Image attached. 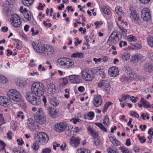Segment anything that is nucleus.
<instances>
[{
    "mask_svg": "<svg viewBox=\"0 0 153 153\" xmlns=\"http://www.w3.org/2000/svg\"><path fill=\"white\" fill-rule=\"evenodd\" d=\"M36 120V122L40 124H44L46 122V117L44 113L42 112L40 114H37L35 116Z\"/></svg>",
    "mask_w": 153,
    "mask_h": 153,
    "instance_id": "1a4fd4ad",
    "label": "nucleus"
},
{
    "mask_svg": "<svg viewBox=\"0 0 153 153\" xmlns=\"http://www.w3.org/2000/svg\"><path fill=\"white\" fill-rule=\"evenodd\" d=\"M103 123L105 126H108V124L109 123V120L108 117L105 115L104 117Z\"/></svg>",
    "mask_w": 153,
    "mask_h": 153,
    "instance_id": "4c0bfd02",
    "label": "nucleus"
},
{
    "mask_svg": "<svg viewBox=\"0 0 153 153\" xmlns=\"http://www.w3.org/2000/svg\"><path fill=\"white\" fill-rule=\"evenodd\" d=\"M120 29L121 30V32L123 36L124 37H126L127 36V30L126 29H125L124 27H119Z\"/></svg>",
    "mask_w": 153,
    "mask_h": 153,
    "instance_id": "79ce46f5",
    "label": "nucleus"
},
{
    "mask_svg": "<svg viewBox=\"0 0 153 153\" xmlns=\"http://www.w3.org/2000/svg\"><path fill=\"white\" fill-rule=\"evenodd\" d=\"M50 103L51 105L54 106L56 107L59 105V102L56 97H52L50 99Z\"/></svg>",
    "mask_w": 153,
    "mask_h": 153,
    "instance_id": "b1692460",
    "label": "nucleus"
},
{
    "mask_svg": "<svg viewBox=\"0 0 153 153\" xmlns=\"http://www.w3.org/2000/svg\"><path fill=\"white\" fill-rule=\"evenodd\" d=\"M119 149L123 153H132L128 149L125 148L123 146H121L119 148Z\"/></svg>",
    "mask_w": 153,
    "mask_h": 153,
    "instance_id": "c03bdc74",
    "label": "nucleus"
},
{
    "mask_svg": "<svg viewBox=\"0 0 153 153\" xmlns=\"http://www.w3.org/2000/svg\"><path fill=\"white\" fill-rule=\"evenodd\" d=\"M43 22L44 25L45 27H50L51 26V23H48L45 21H43Z\"/></svg>",
    "mask_w": 153,
    "mask_h": 153,
    "instance_id": "e2e57ef3",
    "label": "nucleus"
},
{
    "mask_svg": "<svg viewBox=\"0 0 153 153\" xmlns=\"http://www.w3.org/2000/svg\"><path fill=\"white\" fill-rule=\"evenodd\" d=\"M130 17L134 23L137 24H139L138 21L139 20V16L136 13L135 10H133L131 11Z\"/></svg>",
    "mask_w": 153,
    "mask_h": 153,
    "instance_id": "2eb2a0df",
    "label": "nucleus"
},
{
    "mask_svg": "<svg viewBox=\"0 0 153 153\" xmlns=\"http://www.w3.org/2000/svg\"><path fill=\"white\" fill-rule=\"evenodd\" d=\"M17 141L18 142V144L20 146H21L24 143V141L22 139H17Z\"/></svg>",
    "mask_w": 153,
    "mask_h": 153,
    "instance_id": "774afa93",
    "label": "nucleus"
},
{
    "mask_svg": "<svg viewBox=\"0 0 153 153\" xmlns=\"http://www.w3.org/2000/svg\"><path fill=\"white\" fill-rule=\"evenodd\" d=\"M31 92H28L26 95L27 100L30 103L34 105L41 104V99L36 96L40 97L44 93L45 88L41 83L34 82L31 87Z\"/></svg>",
    "mask_w": 153,
    "mask_h": 153,
    "instance_id": "f257e3e1",
    "label": "nucleus"
},
{
    "mask_svg": "<svg viewBox=\"0 0 153 153\" xmlns=\"http://www.w3.org/2000/svg\"><path fill=\"white\" fill-rule=\"evenodd\" d=\"M140 58V56L137 54L134 55L131 58V61L133 63L136 62L139 60Z\"/></svg>",
    "mask_w": 153,
    "mask_h": 153,
    "instance_id": "2f4dec72",
    "label": "nucleus"
},
{
    "mask_svg": "<svg viewBox=\"0 0 153 153\" xmlns=\"http://www.w3.org/2000/svg\"><path fill=\"white\" fill-rule=\"evenodd\" d=\"M103 11L104 13L107 15H109L111 13V11L109 9L106 7H103Z\"/></svg>",
    "mask_w": 153,
    "mask_h": 153,
    "instance_id": "de8ad7c7",
    "label": "nucleus"
},
{
    "mask_svg": "<svg viewBox=\"0 0 153 153\" xmlns=\"http://www.w3.org/2000/svg\"><path fill=\"white\" fill-rule=\"evenodd\" d=\"M46 86L47 88L48 92L49 94L52 95L56 91L55 86L54 85L53 83L47 84Z\"/></svg>",
    "mask_w": 153,
    "mask_h": 153,
    "instance_id": "6ab92c4d",
    "label": "nucleus"
},
{
    "mask_svg": "<svg viewBox=\"0 0 153 153\" xmlns=\"http://www.w3.org/2000/svg\"><path fill=\"white\" fill-rule=\"evenodd\" d=\"M91 72L96 75L101 74L102 73V71H100V69L99 67L94 68L91 71Z\"/></svg>",
    "mask_w": 153,
    "mask_h": 153,
    "instance_id": "c85d7f7f",
    "label": "nucleus"
},
{
    "mask_svg": "<svg viewBox=\"0 0 153 153\" xmlns=\"http://www.w3.org/2000/svg\"><path fill=\"white\" fill-rule=\"evenodd\" d=\"M94 144L95 145L98 146H99L101 143V141L98 138L95 139L93 140Z\"/></svg>",
    "mask_w": 153,
    "mask_h": 153,
    "instance_id": "603ef678",
    "label": "nucleus"
},
{
    "mask_svg": "<svg viewBox=\"0 0 153 153\" xmlns=\"http://www.w3.org/2000/svg\"><path fill=\"white\" fill-rule=\"evenodd\" d=\"M54 53V50L53 48L50 46L46 45L45 46L44 52L43 53L45 56H49Z\"/></svg>",
    "mask_w": 153,
    "mask_h": 153,
    "instance_id": "a211bd4d",
    "label": "nucleus"
},
{
    "mask_svg": "<svg viewBox=\"0 0 153 153\" xmlns=\"http://www.w3.org/2000/svg\"><path fill=\"white\" fill-rule=\"evenodd\" d=\"M80 140L78 137L75 138L74 137H72L71 139L70 142L71 145L74 146L75 147H76L79 144Z\"/></svg>",
    "mask_w": 153,
    "mask_h": 153,
    "instance_id": "412c9836",
    "label": "nucleus"
},
{
    "mask_svg": "<svg viewBox=\"0 0 153 153\" xmlns=\"http://www.w3.org/2000/svg\"><path fill=\"white\" fill-rule=\"evenodd\" d=\"M83 53H81L76 52L72 54L71 57H74V58L78 57L80 59L82 58L83 57Z\"/></svg>",
    "mask_w": 153,
    "mask_h": 153,
    "instance_id": "473e14b6",
    "label": "nucleus"
},
{
    "mask_svg": "<svg viewBox=\"0 0 153 153\" xmlns=\"http://www.w3.org/2000/svg\"><path fill=\"white\" fill-rule=\"evenodd\" d=\"M115 11L117 14L118 15H121L123 14L121 9L119 6H117L115 8Z\"/></svg>",
    "mask_w": 153,
    "mask_h": 153,
    "instance_id": "a19ab883",
    "label": "nucleus"
},
{
    "mask_svg": "<svg viewBox=\"0 0 153 153\" xmlns=\"http://www.w3.org/2000/svg\"><path fill=\"white\" fill-rule=\"evenodd\" d=\"M74 66L73 61L69 58V60H67L65 67L68 68H70L73 67Z\"/></svg>",
    "mask_w": 153,
    "mask_h": 153,
    "instance_id": "cd10ccee",
    "label": "nucleus"
},
{
    "mask_svg": "<svg viewBox=\"0 0 153 153\" xmlns=\"http://www.w3.org/2000/svg\"><path fill=\"white\" fill-rule=\"evenodd\" d=\"M7 95L13 101L16 102L21 101L23 100L22 98V95L20 93L15 89H12L8 92Z\"/></svg>",
    "mask_w": 153,
    "mask_h": 153,
    "instance_id": "f03ea898",
    "label": "nucleus"
},
{
    "mask_svg": "<svg viewBox=\"0 0 153 153\" xmlns=\"http://www.w3.org/2000/svg\"><path fill=\"white\" fill-rule=\"evenodd\" d=\"M130 56V54L128 53H125L119 55V57L120 59L123 61H125L128 59Z\"/></svg>",
    "mask_w": 153,
    "mask_h": 153,
    "instance_id": "4be33fe9",
    "label": "nucleus"
},
{
    "mask_svg": "<svg viewBox=\"0 0 153 153\" xmlns=\"http://www.w3.org/2000/svg\"><path fill=\"white\" fill-rule=\"evenodd\" d=\"M25 18H26L27 21H29L31 19V15L30 12L28 13L27 12V14L24 15Z\"/></svg>",
    "mask_w": 153,
    "mask_h": 153,
    "instance_id": "3c124183",
    "label": "nucleus"
},
{
    "mask_svg": "<svg viewBox=\"0 0 153 153\" xmlns=\"http://www.w3.org/2000/svg\"><path fill=\"white\" fill-rule=\"evenodd\" d=\"M87 130L89 132V134L94 139H95L98 137V133L95 132L94 130L90 126H89L88 127Z\"/></svg>",
    "mask_w": 153,
    "mask_h": 153,
    "instance_id": "5701e85b",
    "label": "nucleus"
},
{
    "mask_svg": "<svg viewBox=\"0 0 153 153\" xmlns=\"http://www.w3.org/2000/svg\"><path fill=\"white\" fill-rule=\"evenodd\" d=\"M144 68L146 72L149 73L153 71V66L150 64H146Z\"/></svg>",
    "mask_w": 153,
    "mask_h": 153,
    "instance_id": "393cba45",
    "label": "nucleus"
},
{
    "mask_svg": "<svg viewBox=\"0 0 153 153\" xmlns=\"http://www.w3.org/2000/svg\"><path fill=\"white\" fill-rule=\"evenodd\" d=\"M51 151V149L49 148H46L42 150L43 153H50Z\"/></svg>",
    "mask_w": 153,
    "mask_h": 153,
    "instance_id": "052dcab7",
    "label": "nucleus"
},
{
    "mask_svg": "<svg viewBox=\"0 0 153 153\" xmlns=\"http://www.w3.org/2000/svg\"><path fill=\"white\" fill-rule=\"evenodd\" d=\"M12 134V132L10 131H9L7 134V137L10 140L12 139V138L11 136Z\"/></svg>",
    "mask_w": 153,
    "mask_h": 153,
    "instance_id": "680f3d73",
    "label": "nucleus"
},
{
    "mask_svg": "<svg viewBox=\"0 0 153 153\" xmlns=\"http://www.w3.org/2000/svg\"><path fill=\"white\" fill-rule=\"evenodd\" d=\"M127 39L129 42H135L137 40V39L133 36L130 35Z\"/></svg>",
    "mask_w": 153,
    "mask_h": 153,
    "instance_id": "09e8293b",
    "label": "nucleus"
},
{
    "mask_svg": "<svg viewBox=\"0 0 153 153\" xmlns=\"http://www.w3.org/2000/svg\"><path fill=\"white\" fill-rule=\"evenodd\" d=\"M14 153H23L24 150L19 148H15L13 149Z\"/></svg>",
    "mask_w": 153,
    "mask_h": 153,
    "instance_id": "49530a36",
    "label": "nucleus"
},
{
    "mask_svg": "<svg viewBox=\"0 0 153 153\" xmlns=\"http://www.w3.org/2000/svg\"><path fill=\"white\" fill-rule=\"evenodd\" d=\"M11 20L13 21H17L18 20H21V18L20 16L17 14H14L11 16Z\"/></svg>",
    "mask_w": 153,
    "mask_h": 153,
    "instance_id": "c9c22d12",
    "label": "nucleus"
},
{
    "mask_svg": "<svg viewBox=\"0 0 153 153\" xmlns=\"http://www.w3.org/2000/svg\"><path fill=\"white\" fill-rule=\"evenodd\" d=\"M130 97V95L128 94L126 95H123L122 96V97L120 98L119 100L120 102H122L123 100L125 101L127 98Z\"/></svg>",
    "mask_w": 153,
    "mask_h": 153,
    "instance_id": "a18cd8bd",
    "label": "nucleus"
},
{
    "mask_svg": "<svg viewBox=\"0 0 153 153\" xmlns=\"http://www.w3.org/2000/svg\"><path fill=\"white\" fill-rule=\"evenodd\" d=\"M35 137L36 142H39L42 144H45L47 143L49 139L48 135L44 132L38 133L35 135Z\"/></svg>",
    "mask_w": 153,
    "mask_h": 153,
    "instance_id": "7ed1b4c3",
    "label": "nucleus"
},
{
    "mask_svg": "<svg viewBox=\"0 0 153 153\" xmlns=\"http://www.w3.org/2000/svg\"><path fill=\"white\" fill-rule=\"evenodd\" d=\"M147 42L150 46L153 48V38L152 37L148 38Z\"/></svg>",
    "mask_w": 153,
    "mask_h": 153,
    "instance_id": "37998d69",
    "label": "nucleus"
},
{
    "mask_svg": "<svg viewBox=\"0 0 153 153\" xmlns=\"http://www.w3.org/2000/svg\"><path fill=\"white\" fill-rule=\"evenodd\" d=\"M33 148L35 150H37L38 149L39 146L36 143L34 142L33 143Z\"/></svg>",
    "mask_w": 153,
    "mask_h": 153,
    "instance_id": "0e129e2a",
    "label": "nucleus"
},
{
    "mask_svg": "<svg viewBox=\"0 0 153 153\" xmlns=\"http://www.w3.org/2000/svg\"><path fill=\"white\" fill-rule=\"evenodd\" d=\"M26 124L28 128L32 131H35L37 127H38L39 126L38 125L36 126V124L31 118H29L27 120Z\"/></svg>",
    "mask_w": 153,
    "mask_h": 153,
    "instance_id": "9d476101",
    "label": "nucleus"
},
{
    "mask_svg": "<svg viewBox=\"0 0 153 153\" xmlns=\"http://www.w3.org/2000/svg\"><path fill=\"white\" fill-rule=\"evenodd\" d=\"M4 123V117L3 116V114H0V126L1 125Z\"/></svg>",
    "mask_w": 153,
    "mask_h": 153,
    "instance_id": "4d7b16f0",
    "label": "nucleus"
},
{
    "mask_svg": "<svg viewBox=\"0 0 153 153\" xmlns=\"http://www.w3.org/2000/svg\"><path fill=\"white\" fill-rule=\"evenodd\" d=\"M132 45L133 47V48L136 49H140L141 48V45L138 44H134Z\"/></svg>",
    "mask_w": 153,
    "mask_h": 153,
    "instance_id": "13d9d810",
    "label": "nucleus"
},
{
    "mask_svg": "<svg viewBox=\"0 0 153 153\" xmlns=\"http://www.w3.org/2000/svg\"><path fill=\"white\" fill-rule=\"evenodd\" d=\"M95 124L99 127L101 129L105 132H106L107 131V129L101 123H96Z\"/></svg>",
    "mask_w": 153,
    "mask_h": 153,
    "instance_id": "f704fd0d",
    "label": "nucleus"
},
{
    "mask_svg": "<svg viewBox=\"0 0 153 153\" xmlns=\"http://www.w3.org/2000/svg\"><path fill=\"white\" fill-rule=\"evenodd\" d=\"M17 116L18 117H21L22 119H24L25 117L23 112L22 111L18 112Z\"/></svg>",
    "mask_w": 153,
    "mask_h": 153,
    "instance_id": "6e6d98bb",
    "label": "nucleus"
},
{
    "mask_svg": "<svg viewBox=\"0 0 153 153\" xmlns=\"http://www.w3.org/2000/svg\"><path fill=\"white\" fill-rule=\"evenodd\" d=\"M10 99L6 96L0 97V105L4 106H8L11 105Z\"/></svg>",
    "mask_w": 153,
    "mask_h": 153,
    "instance_id": "9b49d317",
    "label": "nucleus"
},
{
    "mask_svg": "<svg viewBox=\"0 0 153 153\" xmlns=\"http://www.w3.org/2000/svg\"><path fill=\"white\" fill-rule=\"evenodd\" d=\"M98 86L100 88L103 86L104 91L107 92L108 94L110 93V91L111 87L109 80H101L100 82L98 84Z\"/></svg>",
    "mask_w": 153,
    "mask_h": 153,
    "instance_id": "423d86ee",
    "label": "nucleus"
},
{
    "mask_svg": "<svg viewBox=\"0 0 153 153\" xmlns=\"http://www.w3.org/2000/svg\"><path fill=\"white\" fill-rule=\"evenodd\" d=\"M131 113H130V115L132 117L138 118L139 117V114L135 111H131Z\"/></svg>",
    "mask_w": 153,
    "mask_h": 153,
    "instance_id": "5fc2aeb1",
    "label": "nucleus"
},
{
    "mask_svg": "<svg viewBox=\"0 0 153 153\" xmlns=\"http://www.w3.org/2000/svg\"><path fill=\"white\" fill-rule=\"evenodd\" d=\"M137 137H138L141 143H143L146 142V139L145 138L144 136H142V137H140L139 136V135H137Z\"/></svg>",
    "mask_w": 153,
    "mask_h": 153,
    "instance_id": "864d4df0",
    "label": "nucleus"
},
{
    "mask_svg": "<svg viewBox=\"0 0 153 153\" xmlns=\"http://www.w3.org/2000/svg\"><path fill=\"white\" fill-rule=\"evenodd\" d=\"M68 82L67 78L64 77L59 79V83L61 86H63L66 85Z\"/></svg>",
    "mask_w": 153,
    "mask_h": 153,
    "instance_id": "7c9ffc66",
    "label": "nucleus"
},
{
    "mask_svg": "<svg viewBox=\"0 0 153 153\" xmlns=\"http://www.w3.org/2000/svg\"><path fill=\"white\" fill-rule=\"evenodd\" d=\"M98 86L100 88L103 86L104 91L107 92L108 94L110 93V91L111 87L109 80H101L100 82L98 84Z\"/></svg>",
    "mask_w": 153,
    "mask_h": 153,
    "instance_id": "39448f33",
    "label": "nucleus"
},
{
    "mask_svg": "<svg viewBox=\"0 0 153 153\" xmlns=\"http://www.w3.org/2000/svg\"><path fill=\"white\" fill-rule=\"evenodd\" d=\"M82 78L86 81H91L93 79V76L89 71H83L82 72Z\"/></svg>",
    "mask_w": 153,
    "mask_h": 153,
    "instance_id": "f8f14e48",
    "label": "nucleus"
},
{
    "mask_svg": "<svg viewBox=\"0 0 153 153\" xmlns=\"http://www.w3.org/2000/svg\"><path fill=\"white\" fill-rule=\"evenodd\" d=\"M119 72L118 69L115 67H111L108 71L109 75L113 77L116 76L118 74Z\"/></svg>",
    "mask_w": 153,
    "mask_h": 153,
    "instance_id": "dca6fc26",
    "label": "nucleus"
},
{
    "mask_svg": "<svg viewBox=\"0 0 153 153\" xmlns=\"http://www.w3.org/2000/svg\"><path fill=\"white\" fill-rule=\"evenodd\" d=\"M6 145L3 141L0 140V152L5 150Z\"/></svg>",
    "mask_w": 153,
    "mask_h": 153,
    "instance_id": "58836bf2",
    "label": "nucleus"
},
{
    "mask_svg": "<svg viewBox=\"0 0 153 153\" xmlns=\"http://www.w3.org/2000/svg\"><path fill=\"white\" fill-rule=\"evenodd\" d=\"M117 41L116 40L114 36L109 37L108 41L107 43L108 45H111V42H112L113 44H115L117 43Z\"/></svg>",
    "mask_w": 153,
    "mask_h": 153,
    "instance_id": "72a5a7b5",
    "label": "nucleus"
},
{
    "mask_svg": "<svg viewBox=\"0 0 153 153\" xmlns=\"http://www.w3.org/2000/svg\"><path fill=\"white\" fill-rule=\"evenodd\" d=\"M41 3H39V6L37 8L39 10H43V7L45 6V4H44L42 5Z\"/></svg>",
    "mask_w": 153,
    "mask_h": 153,
    "instance_id": "69168bd1",
    "label": "nucleus"
},
{
    "mask_svg": "<svg viewBox=\"0 0 153 153\" xmlns=\"http://www.w3.org/2000/svg\"><path fill=\"white\" fill-rule=\"evenodd\" d=\"M77 153H90L89 151L84 149H81L80 150H77Z\"/></svg>",
    "mask_w": 153,
    "mask_h": 153,
    "instance_id": "8fccbe9b",
    "label": "nucleus"
},
{
    "mask_svg": "<svg viewBox=\"0 0 153 153\" xmlns=\"http://www.w3.org/2000/svg\"><path fill=\"white\" fill-rule=\"evenodd\" d=\"M69 58H63L58 59L57 61V65L58 66H65L67 60H69Z\"/></svg>",
    "mask_w": 153,
    "mask_h": 153,
    "instance_id": "aec40b11",
    "label": "nucleus"
},
{
    "mask_svg": "<svg viewBox=\"0 0 153 153\" xmlns=\"http://www.w3.org/2000/svg\"><path fill=\"white\" fill-rule=\"evenodd\" d=\"M34 0H22V3L25 6H29L32 4Z\"/></svg>",
    "mask_w": 153,
    "mask_h": 153,
    "instance_id": "c756f323",
    "label": "nucleus"
},
{
    "mask_svg": "<svg viewBox=\"0 0 153 153\" xmlns=\"http://www.w3.org/2000/svg\"><path fill=\"white\" fill-rule=\"evenodd\" d=\"M21 23L22 21L21 20H18L17 21H12V23L13 24V26L16 27H19L21 24Z\"/></svg>",
    "mask_w": 153,
    "mask_h": 153,
    "instance_id": "e433bc0d",
    "label": "nucleus"
},
{
    "mask_svg": "<svg viewBox=\"0 0 153 153\" xmlns=\"http://www.w3.org/2000/svg\"><path fill=\"white\" fill-rule=\"evenodd\" d=\"M80 119L79 118H74L71 119L70 120L71 121H72V122L74 124H76V123L77 122H79Z\"/></svg>",
    "mask_w": 153,
    "mask_h": 153,
    "instance_id": "bf43d9fd",
    "label": "nucleus"
},
{
    "mask_svg": "<svg viewBox=\"0 0 153 153\" xmlns=\"http://www.w3.org/2000/svg\"><path fill=\"white\" fill-rule=\"evenodd\" d=\"M140 102L145 108H151L150 103L144 98H142L140 100Z\"/></svg>",
    "mask_w": 153,
    "mask_h": 153,
    "instance_id": "a878e982",
    "label": "nucleus"
},
{
    "mask_svg": "<svg viewBox=\"0 0 153 153\" xmlns=\"http://www.w3.org/2000/svg\"><path fill=\"white\" fill-rule=\"evenodd\" d=\"M32 46L34 50L38 53H43L44 52L45 45L41 43H38L37 44L34 42H32Z\"/></svg>",
    "mask_w": 153,
    "mask_h": 153,
    "instance_id": "0eeeda50",
    "label": "nucleus"
},
{
    "mask_svg": "<svg viewBox=\"0 0 153 153\" xmlns=\"http://www.w3.org/2000/svg\"><path fill=\"white\" fill-rule=\"evenodd\" d=\"M141 16L142 19L146 22L151 19L150 10L147 8H144L142 9L141 12Z\"/></svg>",
    "mask_w": 153,
    "mask_h": 153,
    "instance_id": "20e7f679",
    "label": "nucleus"
},
{
    "mask_svg": "<svg viewBox=\"0 0 153 153\" xmlns=\"http://www.w3.org/2000/svg\"><path fill=\"white\" fill-rule=\"evenodd\" d=\"M67 127V124L64 122L59 123L55 125L56 131L59 133L63 132Z\"/></svg>",
    "mask_w": 153,
    "mask_h": 153,
    "instance_id": "6e6552de",
    "label": "nucleus"
},
{
    "mask_svg": "<svg viewBox=\"0 0 153 153\" xmlns=\"http://www.w3.org/2000/svg\"><path fill=\"white\" fill-rule=\"evenodd\" d=\"M48 112L50 115L53 118H56L57 116V112L55 108L51 106L47 107Z\"/></svg>",
    "mask_w": 153,
    "mask_h": 153,
    "instance_id": "f3484780",
    "label": "nucleus"
},
{
    "mask_svg": "<svg viewBox=\"0 0 153 153\" xmlns=\"http://www.w3.org/2000/svg\"><path fill=\"white\" fill-rule=\"evenodd\" d=\"M7 82V79L4 76L0 75V83L3 84L6 83Z\"/></svg>",
    "mask_w": 153,
    "mask_h": 153,
    "instance_id": "ea45409f",
    "label": "nucleus"
},
{
    "mask_svg": "<svg viewBox=\"0 0 153 153\" xmlns=\"http://www.w3.org/2000/svg\"><path fill=\"white\" fill-rule=\"evenodd\" d=\"M108 153H119V151L117 147L112 146L107 149Z\"/></svg>",
    "mask_w": 153,
    "mask_h": 153,
    "instance_id": "bb28decb",
    "label": "nucleus"
},
{
    "mask_svg": "<svg viewBox=\"0 0 153 153\" xmlns=\"http://www.w3.org/2000/svg\"><path fill=\"white\" fill-rule=\"evenodd\" d=\"M88 116L91 118H93L94 117V114L93 112L90 111L87 114Z\"/></svg>",
    "mask_w": 153,
    "mask_h": 153,
    "instance_id": "338daca9",
    "label": "nucleus"
},
{
    "mask_svg": "<svg viewBox=\"0 0 153 153\" xmlns=\"http://www.w3.org/2000/svg\"><path fill=\"white\" fill-rule=\"evenodd\" d=\"M69 81L74 84L79 83L81 82L80 77L76 75H72L69 77Z\"/></svg>",
    "mask_w": 153,
    "mask_h": 153,
    "instance_id": "4468645a",
    "label": "nucleus"
},
{
    "mask_svg": "<svg viewBox=\"0 0 153 153\" xmlns=\"http://www.w3.org/2000/svg\"><path fill=\"white\" fill-rule=\"evenodd\" d=\"M93 102L94 105L96 107L100 106L102 103L101 96L100 95L95 96L93 99Z\"/></svg>",
    "mask_w": 153,
    "mask_h": 153,
    "instance_id": "ddd939ff",
    "label": "nucleus"
}]
</instances>
